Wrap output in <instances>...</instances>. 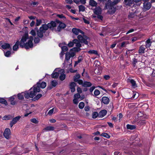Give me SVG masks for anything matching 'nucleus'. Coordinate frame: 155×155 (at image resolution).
<instances>
[{
  "instance_id": "25",
  "label": "nucleus",
  "mask_w": 155,
  "mask_h": 155,
  "mask_svg": "<svg viewBox=\"0 0 155 155\" xmlns=\"http://www.w3.org/2000/svg\"><path fill=\"white\" fill-rule=\"evenodd\" d=\"M116 11V8L113 6L111 7L108 10V12L110 14H112L114 13Z\"/></svg>"
},
{
  "instance_id": "27",
  "label": "nucleus",
  "mask_w": 155,
  "mask_h": 155,
  "mask_svg": "<svg viewBox=\"0 0 155 155\" xmlns=\"http://www.w3.org/2000/svg\"><path fill=\"white\" fill-rule=\"evenodd\" d=\"M59 46L61 48H68L67 44H66L65 42H63L60 43L59 44Z\"/></svg>"
},
{
  "instance_id": "7",
  "label": "nucleus",
  "mask_w": 155,
  "mask_h": 155,
  "mask_svg": "<svg viewBox=\"0 0 155 155\" xmlns=\"http://www.w3.org/2000/svg\"><path fill=\"white\" fill-rule=\"evenodd\" d=\"M11 134V132L9 128H6L3 133V135L7 139H9Z\"/></svg>"
},
{
  "instance_id": "8",
  "label": "nucleus",
  "mask_w": 155,
  "mask_h": 155,
  "mask_svg": "<svg viewBox=\"0 0 155 155\" xmlns=\"http://www.w3.org/2000/svg\"><path fill=\"white\" fill-rule=\"evenodd\" d=\"M57 24H59V25L57 27V30L58 31H60L61 29H63L66 27V25L62 22H61L58 20H56Z\"/></svg>"
},
{
  "instance_id": "6",
  "label": "nucleus",
  "mask_w": 155,
  "mask_h": 155,
  "mask_svg": "<svg viewBox=\"0 0 155 155\" xmlns=\"http://www.w3.org/2000/svg\"><path fill=\"white\" fill-rule=\"evenodd\" d=\"M3 50L4 55L6 57H9L10 54L14 52V51H17L18 49H10V51H7L6 49H4Z\"/></svg>"
},
{
  "instance_id": "9",
  "label": "nucleus",
  "mask_w": 155,
  "mask_h": 155,
  "mask_svg": "<svg viewBox=\"0 0 155 155\" xmlns=\"http://www.w3.org/2000/svg\"><path fill=\"white\" fill-rule=\"evenodd\" d=\"M93 11L95 14L98 15L101 14L102 10L99 6H97L95 9H93Z\"/></svg>"
},
{
  "instance_id": "48",
  "label": "nucleus",
  "mask_w": 155,
  "mask_h": 155,
  "mask_svg": "<svg viewBox=\"0 0 155 155\" xmlns=\"http://www.w3.org/2000/svg\"><path fill=\"white\" fill-rule=\"evenodd\" d=\"M100 92L99 90L97 89L95 90L94 92V94L95 96H98L100 94Z\"/></svg>"
},
{
  "instance_id": "16",
  "label": "nucleus",
  "mask_w": 155,
  "mask_h": 155,
  "mask_svg": "<svg viewBox=\"0 0 155 155\" xmlns=\"http://www.w3.org/2000/svg\"><path fill=\"white\" fill-rule=\"evenodd\" d=\"M102 102L104 104H107L109 103V98L106 97H103L101 99Z\"/></svg>"
},
{
  "instance_id": "47",
  "label": "nucleus",
  "mask_w": 155,
  "mask_h": 155,
  "mask_svg": "<svg viewBox=\"0 0 155 155\" xmlns=\"http://www.w3.org/2000/svg\"><path fill=\"white\" fill-rule=\"evenodd\" d=\"M52 85L54 87H55L57 84V82L55 80H53L51 83Z\"/></svg>"
},
{
  "instance_id": "30",
  "label": "nucleus",
  "mask_w": 155,
  "mask_h": 155,
  "mask_svg": "<svg viewBox=\"0 0 155 155\" xmlns=\"http://www.w3.org/2000/svg\"><path fill=\"white\" fill-rule=\"evenodd\" d=\"M13 117L11 115H5L2 118V120H8L11 119Z\"/></svg>"
},
{
  "instance_id": "59",
  "label": "nucleus",
  "mask_w": 155,
  "mask_h": 155,
  "mask_svg": "<svg viewBox=\"0 0 155 155\" xmlns=\"http://www.w3.org/2000/svg\"><path fill=\"white\" fill-rule=\"evenodd\" d=\"M145 123V121L144 120H140L139 121V123L141 125H143Z\"/></svg>"
},
{
  "instance_id": "61",
  "label": "nucleus",
  "mask_w": 155,
  "mask_h": 155,
  "mask_svg": "<svg viewBox=\"0 0 155 155\" xmlns=\"http://www.w3.org/2000/svg\"><path fill=\"white\" fill-rule=\"evenodd\" d=\"M95 88V87L94 86H92L91 87L90 89V91L91 92H92L93 91Z\"/></svg>"
},
{
  "instance_id": "13",
  "label": "nucleus",
  "mask_w": 155,
  "mask_h": 155,
  "mask_svg": "<svg viewBox=\"0 0 155 155\" xmlns=\"http://www.w3.org/2000/svg\"><path fill=\"white\" fill-rule=\"evenodd\" d=\"M49 27L48 25V24H44L42 25V26L40 28V30L41 32H45V31L48 30Z\"/></svg>"
},
{
  "instance_id": "54",
  "label": "nucleus",
  "mask_w": 155,
  "mask_h": 155,
  "mask_svg": "<svg viewBox=\"0 0 155 155\" xmlns=\"http://www.w3.org/2000/svg\"><path fill=\"white\" fill-rule=\"evenodd\" d=\"M110 78V76L108 75H105L104 76V78L106 80H109Z\"/></svg>"
},
{
  "instance_id": "24",
  "label": "nucleus",
  "mask_w": 155,
  "mask_h": 155,
  "mask_svg": "<svg viewBox=\"0 0 155 155\" xmlns=\"http://www.w3.org/2000/svg\"><path fill=\"white\" fill-rule=\"evenodd\" d=\"M76 84L74 82H71L70 84V88L71 89V92H73L75 91V87Z\"/></svg>"
},
{
  "instance_id": "41",
  "label": "nucleus",
  "mask_w": 155,
  "mask_h": 155,
  "mask_svg": "<svg viewBox=\"0 0 155 155\" xmlns=\"http://www.w3.org/2000/svg\"><path fill=\"white\" fill-rule=\"evenodd\" d=\"M85 7L84 6L82 5H80L79 6V12H84L85 11Z\"/></svg>"
},
{
  "instance_id": "2",
  "label": "nucleus",
  "mask_w": 155,
  "mask_h": 155,
  "mask_svg": "<svg viewBox=\"0 0 155 155\" xmlns=\"http://www.w3.org/2000/svg\"><path fill=\"white\" fill-rule=\"evenodd\" d=\"M28 38V35L26 34L22 37L20 41V47L21 48H30L33 47V44L32 42L33 38L30 37L29 40L25 43V42Z\"/></svg>"
},
{
  "instance_id": "43",
  "label": "nucleus",
  "mask_w": 155,
  "mask_h": 155,
  "mask_svg": "<svg viewBox=\"0 0 155 155\" xmlns=\"http://www.w3.org/2000/svg\"><path fill=\"white\" fill-rule=\"evenodd\" d=\"M97 116H99V114L96 112H93L92 114V117L93 118H96Z\"/></svg>"
},
{
  "instance_id": "20",
  "label": "nucleus",
  "mask_w": 155,
  "mask_h": 155,
  "mask_svg": "<svg viewBox=\"0 0 155 155\" xmlns=\"http://www.w3.org/2000/svg\"><path fill=\"white\" fill-rule=\"evenodd\" d=\"M107 113V111L104 110L101 111L99 113V117H104Z\"/></svg>"
},
{
  "instance_id": "12",
  "label": "nucleus",
  "mask_w": 155,
  "mask_h": 155,
  "mask_svg": "<svg viewBox=\"0 0 155 155\" xmlns=\"http://www.w3.org/2000/svg\"><path fill=\"white\" fill-rule=\"evenodd\" d=\"M0 44L2 45V48H10V45L7 43H4V41H1L0 42Z\"/></svg>"
},
{
  "instance_id": "19",
  "label": "nucleus",
  "mask_w": 155,
  "mask_h": 155,
  "mask_svg": "<svg viewBox=\"0 0 155 155\" xmlns=\"http://www.w3.org/2000/svg\"><path fill=\"white\" fill-rule=\"evenodd\" d=\"M56 20L54 21H52L50 23L48 24V25L49 27V28H51L54 27L56 26Z\"/></svg>"
},
{
  "instance_id": "31",
  "label": "nucleus",
  "mask_w": 155,
  "mask_h": 155,
  "mask_svg": "<svg viewBox=\"0 0 155 155\" xmlns=\"http://www.w3.org/2000/svg\"><path fill=\"white\" fill-rule=\"evenodd\" d=\"M92 85V84L89 82L85 81L83 84V86L84 87H90Z\"/></svg>"
},
{
  "instance_id": "21",
  "label": "nucleus",
  "mask_w": 155,
  "mask_h": 155,
  "mask_svg": "<svg viewBox=\"0 0 155 155\" xmlns=\"http://www.w3.org/2000/svg\"><path fill=\"white\" fill-rule=\"evenodd\" d=\"M74 2L77 4H81L85 5L86 3V0H73Z\"/></svg>"
},
{
  "instance_id": "35",
  "label": "nucleus",
  "mask_w": 155,
  "mask_h": 155,
  "mask_svg": "<svg viewBox=\"0 0 155 155\" xmlns=\"http://www.w3.org/2000/svg\"><path fill=\"white\" fill-rule=\"evenodd\" d=\"M82 60V57L81 56H79L78 58V61L75 62L74 66H75L77 65L79 63H80Z\"/></svg>"
},
{
  "instance_id": "57",
  "label": "nucleus",
  "mask_w": 155,
  "mask_h": 155,
  "mask_svg": "<svg viewBox=\"0 0 155 155\" xmlns=\"http://www.w3.org/2000/svg\"><path fill=\"white\" fill-rule=\"evenodd\" d=\"M145 49H139V52L140 54H143L144 52Z\"/></svg>"
},
{
  "instance_id": "4",
  "label": "nucleus",
  "mask_w": 155,
  "mask_h": 155,
  "mask_svg": "<svg viewBox=\"0 0 155 155\" xmlns=\"http://www.w3.org/2000/svg\"><path fill=\"white\" fill-rule=\"evenodd\" d=\"M80 49H70L68 52H67L65 55V63L69 60L71 57H74L75 54L76 52L80 51Z\"/></svg>"
},
{
  "instance_id": "53",
  "label": "nucleus",
  "mask_w": 155,
  "mask_h": 155,
  "mask_svg": "<svg viewBox=\"0 0 155 155\" xmlns=\"http://www.w3.org/2000/svg\"><path fill=\"white\" fill-rule=\"evenodd\" d=\"M31 121L34 123L37 124L38 123V120L35 118H33L31 120Z\"/></svg>"
},
{
  "instance_id": "14",
  "label": "nucleus",
  "mask_w": 155,
  "mask_h": 155,
  "mask_svg": "<svg viewBox=\"0 0 155 155\" xmlns=\"http://www.w3.org/2000/svg\"><path fill=\"white\" fill-rule=\"evenodd\" d=\"M151 6V4L149 2H144L143 3V8L146 10L149 9Z\"/></svg>"
},
{
  "instance_id": "3",
  "label": "nucleus",
  "mask_w": 155,
  "mask_h": 155,
  "mask_svg": "<svg viewBox=\"0 0 155 155\" xmlns=\"http://www.w3.org/2000/svg\"><path fill=\"white\" fill-rule=\"evenodd\" d=\"M30 91L29 92L28 91L23 92L24 93L23 94L25 98L28 99L29 97L33 98L38 92L40 91V89L38 87H37V85H34L33 88H31Z\"/></svg>"
},
{
  "instance_id": "42",
  "label": "nucleus",
  "mask_w": 155,
  "mask_h": 155,
  "mask_svg": "<svg viewBox=\"0 0 155 155\" xmlns=\"http://www.w3.org/2000/svg\"><path fill=\"white\" fill-rule=\"evenodd\" d=\"M20 42H19V41H17L13 46L12 48H18V46L20 45Z\"/></svg>"
},
{
  "instance_id": "46",
  "label": "nucleus",
  "mask_w": 155,
  "mask_h": 155,
  "mask_svg": "<svg viewBox=\"0 0 155 155\" xmlns=\"http://www.w3.org/2000/svg\"><path fill=\"white\" fill-rule=\"evenodd\" d=\"M101 135L107 138H109L110 137V136L106 133H103L101 134Z\"/></svg>"
},
{
  "instance_id": "18",
  "label": "nucleus",
  "mask_w": 155,
  "mask_h": 155,
  "mask_svg": "<svg viewBox=\"0 0 155 155\" xmlns=\"http://www.w3.org/2000/svg\"><path fill=\"white\" fill-rule=\"evenodd\" d=\"M35 85H37V87H38L40 89V87L42 88H44L46 87V84L45 82H42L41 83L38 82Z\"/></svg>"
},
{
  "instance_id": "1",
  "label": "nucleus",
  "mask_w": 155,
  "mask_h": 155,
  "mask_svg": "<svg viewBox=\"0 0 155 155\" xmlns=\"http://www.w3.org/2000/svg\"><path fill=\"white\" fill-rule=\"evenodd\" d=\"M77 38L74 39L72 41L69 42L67 46L69 48H71L74 46L75 45L76 47H74L72 48H79L81 47V43H84L86 45H88L90 41L89 38L85 35L82 36L79 35L77 36Z\"/></svg>"
},
{
  "instance_id": "40",
  "label": "nucleus",
  "mask_w": 155,
  "mask_h": 155,
  "mask_svg": "<svg viewBox=\"0 0 155 155\" xmlns=\"http://www.w3.org/2000/svg\"><path fill=\"white\" fill-rule=\"evenodd\" d=\"M44 32H41L40 31V30H39V31H38L37 32V34L38 36L40 38H42L43 37V33Z\"/></svg>"
},
{
  "instance_id": "23",
  "label": "nucleus",
  "mask_w": 155,
  "mask_h": 155,
  "mask_svg": "<svg viewBox=\"0 0 155 155\" xmlns=\"http://www.w3.org/2000/svg\"><path fill=\"white\" fill-rule=\"evenodd\" d=\"M15 96V95L9 98V101L10 102L11 104L12 105H15L16 103L15 101H14Z\"/></svg>"
},
{
  "instance_id": "52",
  "label": "nucleus",
  "mask_w": 155,
  "mask_h": 155,
  "mask_svg": "<svg viewBox=\"0 0 155 155\" xmlns=\"http://www.w3.org/2000/svg\"><path fill=\"white\" fill-rule=\"evenodd\" d=\"M41 23V20L37 19L36 25L37 26L39 25Z\"/></svg>"
},
{
  "instance_id": "29",
  "label": "nucleus",
  "mask_w": 155,
  "mask_h": 155,
  "mask_svg": "<svg viewBox=\"0 0 155 155\" xmlns=\"http://www.w3.org/2000/svg\"><path fill=\"white\" fill-rule=\"evenodd\" d=\"M126 127L127 129L130 130L134 129L136 128V126L135 125H131L129 124H128L127 125Z\"/></svg>"
},
{
  "instance_id": "55",
  "label": "nucleus",
  "mask_w": 155,
  "mask_h": 155,
  "mask_svg": "<svg viewBox=\"0 0 155 155\" xmlns=\"http://www.w3.org/2000/svg\"><path fill=\"white\" fill-rule=\"evenodd\" d=\"M73 102L74 104H77L79 102L78 99L74 98Z\"/></svg>"
},
{
  "instance_id": "37",
  "label": "nucleus",
  "mask_w": 155,
  "mask_h": 155,
  "mask_svg": "<svg viewBox=\"0 0 155 155\" xmlns=\"http://www.w3.org/2000/svg\"><path fill=\"white\" fill-rule=\"evenodd\" d=\"M54 110L56 111H57V109H56V108H54L49 110L48 113V114L49 115H51L53 113Z\"/></svg>"
},
{
  "instance_id": "34",
  "label": "nucleus",
  "mask_w": 155,
  "mask_h": 155,
  "mask_svg": "<svg viewBox=\"0 0 155 155\" xmlns=\"http://www.w3.org/2000/svg\"><path fill=\"white\" fill-rule=\"evenodd\" d=\"M24 93L22 92L21 93L18 94L17 95L18 98L19 100H22L24 98Z\"/></svg>"
},
{
  "instance_id": "10",
  "label": "nucleus",
  "mask_w": 155,
  "mask_h": 155,
  "mask_svg": "<svg viewBox=\"0 0 155 155\" xmlns=\"http://www.w3.org/2000/svg\"><path fill=\"white\" fill-rule=\"evenodd\" d=\"M20 117L18 116L13 118L10 123V126L12 127L14 124H15L19 120Z\"/></svg>"
},
{
  "instance_id": "33",
  "label": "nucleus",
  "mask_w": 155,
  "mask_h": 155,
  "mask_svg": "<svg viewBox=\"0 0 155 155\" xmlns=\"http://www.w3.org/2000/svg\"><path fill=\"white\" fill-rule=\"evenodd\" d=\"M68 49H62V51L60 53V57L61 58H63V56L65 54L64 52L68 51Z\"/></svg>"
},
{
  "instance_id": "17",
  "label": "nucleus",
  "mask_w": 155,
  "mask_h": 155,
  "mask_svg": "<svg viewBox=\"0 0 155 155\" xmlns=\"http://www.w3.org/2000/svg\"><path fill=\"white\" fill-rule=\"evenodd\" d=\"M58 70L55 71V70L53 73L51 74V77L53 78H57L60 75V74L59 73Z\"/></svg>"
},
{
  "instance_id": "32",
  "label": "nucleus",
  "mask_w": 155,
  "mask_h": 155,
  "mask_svg": "<svg viewBox=\"0 0 155 155\" xmlns=\"http://www.w3.org/2000/svg\"><path fill=\"white\" fill-rule=\"evenodd\" d=\"M0 103L5 104L7 106L8 105V103L7 101L4 98H0Z\"/></svg>"
},
{
  "instance_id": "38",
  "label": "nucleus",
  "mask_w": 155,
  "mask_h": 155,
  "mask_svg": "<svg viewBox=\"0 0 155 155\" xmlns=\"http://www.w3.org/2000/svg\"><path fill=\"white\" fill-rule=\"evenodd\" d=\"M88 53L90 54H97V52L94 50H90L88 51Z\"/></svg>"
},
{
  "instance_id": "15",
  "label": "nucleus",
  "mask_w": 155,
  "mask_h": 155,
  "mask_svg": "<svg viewBox=\"0 0 155 155\" xmlns=\"http://www.w3.org/2000/svg\"><path fill=\"white\" fill-rule=\"evenodd\" d=\"M124 4L128 7V6H131L134 3L132 0H124Z\"/></svg>"
},
{
  "instance_id": "63",
  "label": "nucleus",
  "mask_w": 155,
  "mask_h": 155,
  "mask_svg": "<svg viewBox=\"0 0 155 155\" xmlns=\"http://www.w3.org/2000/svg\"><path fill=\"white\" fill-rule=\"evenodd\" d=\"M97 15V17L98 18L101 19V20H102L103 17L102 15Z\"/></svg>"
},
{
  "instance_id": "64",
  "label": "nucleus",
  "mask_w": 155,
  "mask_h": 155,
  "mask_svg": "<svg viewBox=\"0 0 155 155\" xmlns=\"http://www.w3.org/2000/svg\"><path fill=\"white\" fill-rule=\"evenodd\" d=\"M117 83H114L112 85V87L114 88H115L117 86Z\"/></svg>"
},
{
  "instance_id": "44",
  "label": "nucleus",
  "mask_w": 155,
  "mask_h": 155,
  "mask_svg": "<svg viewBox=\"0 0 155 155\" xmlns=\"http://www.w3.org/2000/svg\"><path fill=\"white\" fill-rule=\"evenodd\" d=\"M80 77V75L79 74H77L74 77V81L75 82H77Z\"/></svg>"
},
{
  "instance_id": "28",
  "label": "nucleus",
  "mask_w": 155,
  "mask_h": 155,
  "mask_svg": "<svg viewBox=\"0 0 155 155\" xmlns=\"http://www.w3.org/2000/svg\"><path fill=\"white\" fill-rule=\"evenodd\" d=\"M151 41L150 39H148L146 41V48H150L151 45Z\"/></svg>"
},
{
  "instance_id": "11",
  "label": "nucleus",
  "mask_w": 155,
  "mask_h": 155,
  "mask_svg": "<svg viewBox=\"0 0 155 155\" xmlns=\"http://www.w3.org/2000/svg\"><path fill=\"white\" fill-rule=\"evenodd\" d=\"M72 31L73 33H74L76 35H78L80 33L83 34L82 36L83 35H84V32L79 29H77L75 28H73L72 29Z\"/></svg>"
},
{
  "instance_id": "5",
  "label": "nucleus",
  "mask_w": 155,
  "mask_h": 155,
  "mask_svg": "<svg viewBox=\"0 0 155 155\" xmlns=\"http://www.w3.org/2000/svg\"><path fill=\"white\" fill-rule=\"evenodd\" d=\"M58 70V71H59V73L60 75L59 76L60 79L61 81L64 80L65 79L66 77V75L64 74V69H61L59 68L55 69V71H57Z\"/></svg>"
},
{
  "instance_id": "22",
  "label": "nucleus",
  "mask_w": 155,
  "mask_h": 155,
  "mask_svg": "<svg viewBox=\"0 0 155 155\" xmlns=\"http://www.w3.org/2000/svg\"><path fill=\"white\" fill-rule=\"evenodd\" d=\"M89 5L93 7H96L97 3L94 0H90L89 1Z\"/></svg>"
},
{
  "instance_id": "26",
  "label": "nucleus",
  "mask_w": 155,
  "mask_h": 155,
  "mask_svg": "<svg viewBox=\"0 0 155 155\" xmlns=\"http://www.w3.org/2000/svg\"><path fill=\"white\" fill-rule=\"evenodd\" d=\"M128 81L131 84V86L133 88H135L137 87L136 82L134 80L132 79H130Z\"/></svg>"
},
{
  "instance_id": "36",
  "label": "nucleus",
  "mask_w": 155,
  "mask_h": 155,
  "mask_svg": "<svg viewBox=\"0 0 155 155\" xmlns=\"http://www.w3.org/2000/svg\"><path fill=\"white\" fill-rule=\"evenodd\" d=\"M54 129V127L52 126H48L46 127L44 129L47 131L49 130H53Z\"/></svg>"
},
{
  "instance_id": "45",
  "label": "nucleus",
  "mask_w": 155,
  "mask_h": 155,
  "mask_svg": "<svg viewBox=\"0 0 155 155\" xmlns=\"http://www.w3.org/2000/svg\"><path fill=\"white\" fill-rule=\"evenodd\" d=\"M84 106V103L83 102H81L79 104V107L81 109H83Z\"/></svg>"
},
{
  "instance_id": "60",
  "label": "nucleus",
  "mask_w": 155,
  "mask_h": 155,
  "mask_svg": "<svg viewBox=\"0 0 155 155\" xmlns=\"http://www.w3.org/2000/svg\"><path fill=\"white\" fill-rule=\"evenodd\" d=\"M134 29H130L126 33V34L127 35L130 33H131L133 32L134 31Z\"/></svg>"
},
{
  "instance_id": "58",
  "label": "nucleus",
  "mask_w": 155,
  "mask_h": 155,
  "mask_svg": "<svg viewBox=\"0 0 155 155\" xmlns=\"http://www.w3.org/2000/svg\"><path fill=\"white\" fill-rule=\"evenodd\" d=\"M66 2L68 4H71L73 2L72 0H65Z\"/></svg>"
},
{
  "instance_id": "49",
  "label": "nucleus",
  "mask_w": 155,
  "mask_h": 155,
  "mask_svg": "<svg viewBox=\"0 0 155 155\" xmlns=\"http://www.w3.org/2000/svg\"><path fill=\"white\" fill-rule=\"evenodd\" d=\"M81 97L80 95L79 94H76L74 95V98L78 99L80 98Z\"/></svg>"
},
{
  "instance_id": "62",
  "label": "nucleus",
  "mask_w": 155,
  "mask_h": 155,
  "mask_svg": "<svg viewBox=\"0 0 155 155\" xmlns=\"http://www.w3.org/2000/svg\"><path fill=\"white\" fill-rule=\"evenodd\" d=\"M78 83L79 84H83L82 81L80 80H78V81H77Z\"/></svg>"
},
{
  "instance_id": "56",
  "label": "nucleus",
  "mask_w": 155,
  "mask_h": 155,
  "mask_svg": "<svg viewBox=\"0 0 155 155\" xmlns=\"http://www.w3.org/2000/svg\"><path fill=\"white\" fill-rule=\"evenodd\" d=\"M30 33L31 35L33 36H35L36 35V32L34 30H31L30 32Z\"/></svg>"
},
{
  "instance_id": "50",
  "label": "nucleus",
  "mask_w": 155,
  "mask_h": 155,
  "mask_svg": "<svg viewBox=\"0 0 155 155\" xmlns=\"http://www.w3.org/2000/svg\"><path fill=\"white\" fill-rule=\"evenodd\" d=\"M40 41V39L38 37H36L34 39V42L35 43H38Z\"/></svg>"
},
{
  "instance_id": "39",
  "label": "nucleus",
  "mask_w": 155,
  "mask_h": 155,
  "mask_svg": "<svg viewBox=\"0 0 155 155\" xmlns=\"http://www.w3.org/2000/svg\"><path fill=\"white\" fill-rule=\"evenodd\" d=\"M42 96V94H38L34 98H33V100L34 101L38 100Z\"/></svg>"
},
{
  "instance_id": "51",
  "label": "nucleus",
  "mask_w": 155,
  "mask_h": 155,
  "mask_svg": "<svg viewBox=\"0 0 155 155\" xmlns=\"http://www.w3.org/2000/svg\"><path fill=\"white\" fill-rule=\"evenodd\" d=\"M139 96V94L138 93H135L133 92V95L132 96V97L133 98H137Z\"/></svg>"
}]
</instances>
